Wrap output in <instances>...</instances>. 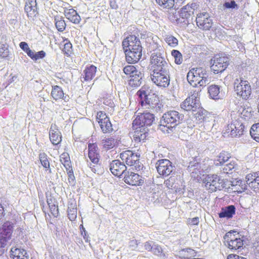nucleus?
<instances>
[{
  "mask_svg": "<svg viewBox=\"0 0 259 259\" xmlns=\"http://www.w3.org/2000/svg\"><path fill=\"white\" fill-rule=\"evenodd\" d=\"M231 154L228 152L223 151L213 161V164L215 166L223 165L231 158Z\"/></svg>",
  "mask_w": 259,
  "mask_h": 259,
  "instance_id": "bb28decb",
  "label": "nucleus"
},
{
  "mask_svg": "<svg viewBox=\"0 0 259 259\" xmlns=\"http://www.w3.org/2000/svg\"><path fill=\"white\" fill-rule=\"evenodd\" d=\"M238 238H240L239 233L234 230H231L226 233L224 236V239L226 244L233 240H237Z\"/></svg>",
  "mask_w": 259,
  "mask_h": 259,
  "instance_id": "c9c22d12",
  "label": "nucleus"
},
{
  "mask_svg": "<svg viewBox=\"0 0 259 259\" xmlns=\"http://www.w3.org/2000/svg\"><path fill=\"white\" fill-rule=\"evenodd\" d=\"M157 4L164 9H171L174 8L175 9L178 8L175 5V0H156Z\"/></svg>",
  "mask_w": 259,
  "mask_h": 259,
  "instance_id": "f704fd0d",
  "label": "nucleus"
},
{
  "mask_svg": "<svg viewBox=\"0 0 259 259\" xmlns=\"http://www.w3.org/2000/svg\"><path fill=\"white\" fill-rule=\"evenodd\" d=\"M39 159L42 166L46 170L50 168V162L49 161L48 156L45 153H40L39 154Z\"/></svg>",
  "mask_w": 259,
  "mask_h": 259,
  "instance_id": "ea45409f",
  "label": "nucleus"
},
{
  "mask_svg": "<svg viewBox=\"0 0 259 259\" xmlns=\"http://www.w3.org/2000/svg\"><path fill=\"white\" fill-rule=\"evenodd\" d=\"M181 108L185 111H192L196 119L201 122L205 118L207 111L199 108V100L195 96L187 97L180 105Z\"/></svg>",
  "mask_w": 259,
  "mask_h": 259,
  "instance_id": "20e7f679",
  "label": "nucleus"
},
{
  "mask_svg": "<svg viewBox=\"0 0 259 259\" xmlns=\"http://www.w3.org/2000/svg\"><path fill=\"white\" fill-rule=\"evenodd\" d=\"M223 166V167L222 171H223L224 173L229 174H232L233 171H235L237 164L235 161H232L229 163L226 164H224Z\"/></svg>",
  "mask_w": 259,
  "mask_h": 259,
  "instance_id": "58836bf2",
  "label": "nucleus"
},
{
  "mask_svg": "<svg viewBox=\"0 0 259 259\" xmlns=\"http://www.w3.org/2000/svg\"><path fill=\"white\" fill-rule=\"evenodd\" d=\"M20 48L28 55H30L32 51L29 47L28 45L25 41H22L19 44Z\"/></svg>",
  "mask_w": 259,
  "mask_h": 259,
  "instance_id": "864d4df0",
  "label": "nucleus"
},
{
  "mask_svg": "<svg viewBox=\"0 0 259 259\" xmlns=\"http://www.w3.org/2000/svg\"><path fill=\"white\" fill-rule=\"evenodd\" d=\"M49 207L52 215L54 217H57L59 214V209L58 205L56 204L54 205H50Z\"/></svg>",
  "mask_w": 259,
  "mask_h": 259,
  "instance_id": "bf43d9fd",
  "label": "nucleus"
},
{
  "mask_svg": "<svg viewBox=\"0 0 259 259\" xmlns=\"http://www.w3.org/2000/svg\"><path fill=\"white\" fill-rule=\"evenodd\" d=\"M227 259H247L246 257L237 254H230L228 255Z\"/></svg>",
  "mask_w": 259,
  "mask_h": 259,
  "instance_id": "774afa93",
  "label": "nucleus"
},
{
  "mask_svg": "<svg viewBox=\"0 0 259 259\" xmlns=\"http://www.w3.org/2000/svg\"><path fill=\"white\" fill-rule=\"evenodd\" d=\"M10 257L12 259H28L29 255L24 249L12 247L11 249Z\"/></svg>",
  "mask_w": 259,
  "mask_h": 259,
  "instance_id": "b1692460",
  "label": "nucleus"
},
{
  "mask_svg": "<svg viewBox=\"0 0 259 259\" xmlns=\"http://www.w3.org/2000/svg\"><path fill=\"white\" fill-rule=\"evenodd\" d=\"M136 66L132 65H128L123 67V71L126 75H130L132 72L135 71Z\"/></svg>",
  "mask_w": 259,
  "mask_h": 259,
  "instance_id": "13d9d810",
  "label": "nucleus"
},
{
  "mask_svg": "<svg viewBox=\"0 0 259 259\" xmlns=\"http://www.w3.org/2000/svg\"><path fill=\"white\" fill-rule=\"evenodd\" d=\"M100 126L104 133H109L113 131L112 125L109 118L104 119L103 121L100 122Z\"/></svg>",
  "mask_w": 259,
  "mask_h": 259,
  "instance_id": "72a5a7b5",
  "label": "nucleus"
},
{
  "mask_svg": "<svg viewBox=\"0 0 259 259\" xmlns=\"http://www.w3.org/2000/svg\"><path fill=\"white\" fill-rule=\"evenodd\" d=\"M54 22L55 26L59 32H63L65 30L66 24L62 16L59 15L54 16Z\"/></svg>",
  "mask_w": 259,
  "mask_h": 259,
  "instance_id": "473e14b6",
  "label": "nucleus"
},
{
  "mask_svg": "<svg viewBox=\"0 0 259 259\" xmlns=\"http://www.w3.org/2000/svg\"><path fill=\"white\" fill-rule=\"evenodd\" d=\"M138 36L131 34L123 39L122 42L126 62L130 64L138 62L142 56V47Z\"/></svg>",
  "mask_w": 259,
  "mask_h": 259,
  "instance_id": "f257e3e1",
  "label": "nucleus"
},
{
  "mask_svg": "<svg viewBox=\"0 0 259 259\" xmlns=\"http://www.w3.org/2000/svg\"><path fill=\"white\" fill-rule=\"evenodd\" d=\"M50 139L53 145L59 144L62 140L60 132L56 128V125H52L49 132Z\"/></svg>",
  "mask_w": 259,
  "mask_h": 259,
  "instance_id": "5701e85b",
  "label": "nucleus"
},
{
  "mask_svg": "<svg viewBox=\"0 0 259 259\" xmlns=\"http://www.w3.org/2000/svg\"><path fill=\"white\" fill-rule=\"evenodd\" d=\"M64 41L66 42L64 45V48L62 51L66 56H69L72 52V45L67 39L64 40Z\"/></svg>",
  "mask_w": 259,
  "mask_h": 259,
  "instance_id": "de8ad7c7",
  "label": "nucleus"
},
{
  "mask_svg": "<svg viewBox=\"0 0 259 259\" xmlns=\"http://www.w3.org/2000/svg\"><path fill=\"white\" fill-rule=\"evenodd\" d=\"M237 2H240L239 0H237ZM223 7L226 9H239L238 5L236 3L235 0H226V1L223 4Z\"/></svg>",
  "mask_w": 259,
  "mask_h": 259,
  "instance_id": "49530a36",
  "label": "nucleus"
},
{
  "mask_svg": "<svg viewBox=\"0 0 259 259\" xmlns=\"http://www.w3.org/2000/svg\"><path fill=\"white\" fill-rule=\"evenodd\" d=\"M221 185H222L221 186L222 188H220V190H224L225 191L227 192L229 191L230 186H234L232 182L228 181L227 180L224 179H222V182H221Z\"/></svg>",
  "mask_w": 259,
  "mask_h": 259,
  "instance_id": "09e8293b",
  "label": "nucleus"
},
{
  "mask_svg": "<svg viewBox=\"0 0 259 259\" xmlns=\"http://www.w3.org/2000/svg\"><path fill=\"white\" fill-rule=\"evenodd\" d=\"M158 173L163 177H166L175 171V167L172 162L167 159H160L156 163Z\"/></svg>",
  "mask_w": 259,
  "mask_h": 259,
  "instance_id": "4468645a",
  "label": "nucleus"
},
{
  "mask_svg": "<svg viewBox=\"0 0 259 259\" xmlns=\"http://www.w3.org/2000/svg\"><path fill=\"white\" fill-rule=\"evenodd\" d=\"M185 121L184 115L176 110H169L163 114L160 125L166 127L171 131Z\"/></svg>",
  "mask_w": 259,
  "mask_h": 259,
  "instance_id": "39448f33",
  "label": "nucleus"
},
{
  "mask_svg": "<svg viewBox=\"0 0 259 259\" xmlns=\"http://www.w3.org/2000/svg\"><path fill=\"white\" fill-rule=\"evenodd\" d=\"M47 202L49 206L50 205H54L57 203L56 199L52 197L51 195L50 196H47Z\"/></svg>",
  "mask_w": 259,
  "mask_h": 259,
  "instance_id": "69168bd1",
  "label": "nucleus"
},
{
  "mask_svg": "<svg viewBox=\"0 0 259 259\" xmlns=\"http://www.w3.org/2000/svg\"><path fill=\"white\" fill-rule=\"evenodd\" d=\"M106 118H109L105 113H103L102 111H100L98 113L97 116V119L99 123L100 124V121H103L104 119H106Z\"/></svg>",
  "mask_w": 259,
  "mask_h": 259,
  "instance_id": "680f3d73",
  "label": "nucleus"
},
{
  "mask_svg": "<svg viewBox=\"0 0 259 259\" xmlns=\"http://www.w3.org/2000/svg\"><path fill=\"white\" fill-rule=\"evenodd\" d=\"M24 11L28 17L36 16L38 14L36 0H26Z\"/></svg>",
  "mask_w": 259,
  "mask_h": 259,
  "instance_id": "412c9836",
  "label": "nucleus"
},
{
  "mask_svg": "<svg viewBox=\"0 0 259 259\" xmlns=\"http://www.w3.org/2000/svg\"><path fill=\"white\" fill-rule=\"evenodd\" d=\"M144 76V73L142 71L138 72L136 75H132V77L129 80V84L133 87H139L142 83V80Z\"/></svg>",
  "mask_w": 259,
  "mask_h": 259,
  "instance_id": "7c9ffc66",
  "label": "nucleus"
},
{
  "mask_svg": "<svg viewBox=\"0 0 259 259\" xmlns=\"http://www.w3.org/2000/svg\"><path fill=\"white\" fill-rule=\"evenodd\" d=\"M147 131L148 130H146V128H142L141 127L136 128L134 135L135 141L137 142L144 141L148 135Z\"/></svg>",
  "mask_w": 259,
  "mask_h": 259,
  "instance_id": "cd10ccee",
  "label": "nucleus"
},
{
  "mask_svg": "<svg viewBox=\"0 0 259 259\" xmlns=\"http://www.w3.org/2000/svg\"><path fill=\"white\" fill-rule=\"evenodd\" d=\"M258 176L257 173L249 174L247 175L245 177L247 184L249 186V183L253 182L256 179V177Z\"/></svg>",
  "mask_w": 259,
  "mask_h": 259,
  "instance_id": "4d7b16f0",
  "label": "nucleus"
},
{
  "mask_svg": "<svg viewBox=\"0 0 259 259\" xmlns=\"http://www.w3.org/2000/svg\"><path fill=\"white\" fill-rule=\"evenodd\" d=\"M228 248L231 250H239L243 248L244 240L242 238H238V239L233 240L227 244L225 243Z\"/></svg>",
  "mask_w": 259,
  "mask_h": 259,
  "instance_id": "2f4dec72",
  "label": "nucleus"
},
{
  "mask_svg": "<svg viewBox=\"0 0 259 259\" xmlns=\"http://www.w3.org/2000/svg\"><path fill=\"white\" fill-rule=\"evenodd\" d=\"M246 80H244L242 77H240L239 78H236L234 81V89L235 90L236 87L240 86V85L242 84V82H246Z\"/></svg>",
  "mask_w": 259,
  "mask_h": 259,
  "instance_id": "0e129e2a",
  "label": "nucleus"
},
{
  "mask_svg": "<svg viewBox=\"0 0 259 259\" xmlns=\"http://www.w3.org/2000/svg\"><path fill=\"white\" fill-rule=\"evenodd\" d=\"M249 187L254 192L259 193V176L253 182L249 183Z\"/></svg>",
  "mask_w": 259,
  "mask_h": 259,
  "instance_id": "603ef678",
  "label": "nucleus"
},
{
  "mask_svg": "<svg viewBox=\"0 0 259 259\" xmlns=\"http://www.w3.org/2000/svg\"><path fill=\"white\" fill-rule=\"evenodd\" d=\"M236 208L234 205H229L221 208L220 211L218 213L219 217L220 219H226L230 220L235 214Z\"/></svg>",
  "mask_w": 259,
  "mask_h": 259,
  "instance_id": "aec40b11",
  "label": "nucleus"
},
{
  "mask_svg": "<svg viewBox=\"0 0 259 259\" xmlns=\"http://www.w3.org/2000/svg\"><path fill=\"white\" fill-rule=\"evenodd\" d=\"M7 240L0 237V256L2 255L7 250Z\"/></svg>",
  "mask_w": 259,
  "mask_h": 259,
  "instance_id": "5fc2aeb1",
  "label": "nucleus"
},
{
  "mask_svg": "<svg viewBox=\"0 0 259 259\" xmlns=\"http://www.w3.org/2000/svg\"><path fill=\"white\" fill-rule=\"evenodd\" d=\"M9 55V51L8 46L1 44L0 45V56L3 58H7Z\"/></svg>",
  "mask_w": 259,
  "mask_h": 259,
  "instance_id": "3c124183",
  "label": "nucleus"
},
{
  "mask_svg": "<svg viewBox=\"0 0 259 259\" xmlns=\"http://www.w3.org/2000/svg\"><path fill=\"white\" fill-rule=\"evenodd\" d=\"M155 242L153 241H147L144 243L145 249L148 251H151Z\"/></svg>",
  "mask_w": 259,
  "mask_h": 259,
  "instance_id": "e2e57ef3",
  "label": "nucleus"
},
{
  "mask_svg": "<svg viewBox=\"0 0 259 259\" xmlns=\"http://www.w3.org/2000/svg\"><path fill=\"white\" fill-rule=\"evenodd\" d=\"M68 218L71 221H74L77 217V208L73 209H68Z\"/></svg>",
  "mask_w": 259,
  "mask_h": 259,
  "instance_id": "6e6d98bb",
  "label": "nucleus"
},
{
  "mask_svg": "<svg viewBox=\"0 0 259 259\" xmlns=\"http://www.w3.org/2000/svg\"><path fill=\"white\" fill-rule=\"evenodd\" d=\"M199 8V4L197 2H193L188 3L183 7L179 11V17H176L175 21L180 27L186 28L193 22V16L194 12Z\"/></svg>",
  "mask_w": 259,
  "mask_h": 259,
  "instance_id": "7ed1b4c3",
  "label": "nucleus"
},
{
  "mask_svg": "<svg viewBox=\"0 0 259 259\" xmlns=\"http://www.w3.org/2000/svg\"><path fill=\"white\" fill-rule=\"evenodd\" d=\"M102 142L103 144L104 148L107 150H109L112 148L114 146L116 143V140L113 137H110L102 140Z\"/></svg>",
  "mask_w": 259,
  "mask_h": 259,
  "instance_id": "a19ab883",
  "label": "nucleus"
},
{
  "mask_svg": "<svg viewBox=\"0 0 259 259\" xmlns=\"http://www.w3.org/2000/svg\"><path fill=\"white\" fill-rule=\"evenodd\" d=\"M65 16L70 22L74 24H78L81 20L80 16L73 9H69L68 12H65Z\"/></svg>",
  "mask_w": 259,
  "mask_h": 259,
  "instance_id": "c756f323",
  "label": "nucleus"
},
{
  "mask_svg": "<svg viewBox=\"0 0 259 259\" xmlns=\"http://www.w3.org/2000/svg\"><path fill=\"white\" fill-rule=\"evenodd\" d=\"M109 169L113 175L119 178L123 177L127 171L126 166L123 162L118 159L114 160L110 163Z\"/></svg>",
  "mask_w": 259,
  "mask_h": 259,
  "instance_id": "2eb2a0df",
  "label": "nucleus"
},
{
  "mask_svg": "<svg viewBox=\"0 0 259 259\" xmlns=\"http://www.w3.org/2000/svg\"><path fill=\"white\" fill-rule=\"evenodd\" d=\"M235 91L237 95L241 96L242 99L245 100L250 97L251 93V87L247 81L244 82V83L242 82L241 85L236 87Z\"/></svg>",
  "mask_w": 259,
  "mask_h": 259,
  "instance_id": "6ab92c4d",
  "label": "nucleus"
},
{
  "mask_svg": "<svg viewBox=\"0 0 259 259\" xmlns=\"http://www.w3.org/2000/svg\"><path fill=\"white\" fill-rule=\"evenodd\" d=\"M230 60L229 57L225 54L215 55L211 60V71L214 74L223 72L228 66Z\"/></svg>",
  "mask_w": 259,
  "mask_h": 259,
  "instance_id": "0eeeda50",
  "label": "nucleus"
},
{
  "mask_svg": "<svg viewBox=\"0 0 259 259\" xmlns=\"http://www.w3.org/2000/svg\"><path fill=\"white\" fill-rule=\"evenodd\" d=\"M170 70L152 72V73H151V80L158 87L163 88L168 87L170 83Z\"/></svg>",
  "mask_w": 259,
  "mask_h": 259,
  "instance_id": "9d476101",
  "label": "nucleus"
},
{
  "mask_svg": "<svg viewBox=\"0 0 259 259\" xmlns=\"http://www.w3.org/2000/svg\"><path fill=\"white\" fill-rule=\"evenodd\" d=\"M97 71V67L93 65H91L89 66H87L84 70L83 71V78L84 81H89L93 79L95 77Z\"/></svg>",
  "mask_w": 259,
  "mask_h": 259,
  "instance_id": "c85d7f7f",
  "label": "nucleus"
},
{
  "mask_svg": "<svg viewBox=\"0 0 259 259\" xmlns=\"http://www.w3.org/2000/svg\"><path fill=\"white\" fill-rule=\"evenodd\" d=\"M206 185L209 186L212 191H216L220 190L222 188L221 185V182H222V179L216 174H209L205 178Z\"/></svg>",
  "mask_w": 259,
  "mask_h": 259,
  "instance_id": "f3484780",
  "label": "nucleus"
},
{
  "mask_svg": "<svg viewBox=\"0 0 259 259\" xmlns=\"http://www.w3.org/2000/svg\"><path fill=\"white\" fill-rule=\"evenodd\" d=\"M13 224L10 222H7L3 226L0 237L2 239H6L7 241L11 238L13 232Z\"/></svg>",
  "mask_w": 259,
  "mask_h": 259,
  "instance_id": "a878e982",
  "label": "nucleus"
},
{
  "mask_svg": "<svg viewBox=\"0 0 259 259\" xmlns=\"http://www.w3.org/2000/svg\"><path fill=\"white\" fill-rule=\"evenodd\" d=\"M67 174L68 176V181L69 183L73 182L75 180V177L73 174V171L72 169H71L67 172Z\"/></svg>",
  "mask_w": 259,
  "mask_h": 259,
  "instance_id": "338daca9",
  "label": "nucleus"
},
{
  "mask_svg": "<svg viewBox=\"0 0 259 259\" xmlns=\"http://www.w3.org/2000/svg\"><path fill=\"white\" fill-rule=\"evenodd\" d=\"M187 79L193 87H196L197 85L205 86L209 83L210 80L206 71L202 67L191 68L187 73Z\"/></svg>",
  "mask_w": 259,
  "mask_h": 259,
  "instance_id": "423d86ee",
  "label": "nucleus"
},
{
  "mask_svg": "<svg viewBox=\"0 0 259 259\" xmlns=\"http://www.w3.org/2000/svg\"><path fill=\"white\" fill-rule=\"evenodd\" d=\"M171 56L175 59V62L178 65L182 63L183 57L182 55L180 52L177 50H173L171 52Z\"/></svg>",
  "mask_w": 259,
  "mask_h": 259,
  "instance_id": "a18cd8bd",
  "label": "nucleus"
},
{
  "mask_svg": "<svg viewBox=\"0 0 259 259\" xmlns=\"http://www.w3.org/2000/svg\"><path fill=\"white\" fill-rule=\"evenodd\" d=\"M165 42L171 47L175 48L178 45V40L171 35L166 36L164 38Z\"/></svg>",
  "mask_w": 259,
  "mask_h": 259,
  "instance_id": "c03bdc74",
  "label": "nucleus"
},
{
  "mask_svg": "<svg viewBox=\"0 0 259 259\" xmlns=\"http://www.w3.org/2000/svg\"><path fill=\"white\" fill-rule=\"evenodd\" d=\"M176 182V178L174 177H170L168 179L164 181V185L168 189H172L175 187L174 186Z\"/></svg>",
  "mask_w": 259,
  "mask_h": 259,
  "instance_id": "8fccbe9b",
  "label": "nucleus"
},
{
  "mask_svg": "<svg viewBox=\"0 0 259 259\" xmlns=\"http://www.w3.org/2000/svg\"><path fill=\"white\" fill-rule=\"evenodd\" d=\"M245 126L239 118L233 120L228 125V130L230 131L233 136H240L243 134Z\"/></svg>",
  "mask_w": 259,
  "mask_h": 259,
  "instance_id": "a211bd4d",
  "label": "nucleus"
},
{
  "mask_svg": "<svg viewBox=\"0 0 259 259\" xmlns=\"http://www.w3.org/2000/svg\"><path fill=\"white\" fill-rule=\"evenodd\" d=\"M201 165L199 159L194 157L193 158V160L189 162L187 169L192 174V177H195L196 175L198 176V174L200 173Z\"/></svg>",
  "mask_w": 259,
  "mask_h": 259,
  "instance_id": "4be33fe9",
  "label": "nucleus"
},
{
  "mask_svg": "<svg viewBox=\"0 0 259 259\" xmlns=\"http://www.w3.org/2000/svg\"><path fill=\"white\" fill-rule=\"evenodd\" d=\"M150 63L152 65V72L171 69L170 64L167 62L164 57L159 52H154L151 54Z\"/></svg>",
  "mask_w": 259,
  "mask_h": 259,
  "instance_id": "6e6552de",
  "label": "nucleus"
},
{
  "mask_svg": "<svg viewBox=\"0 0 259 259\" xmlns=\"http://www.w3.org/2000/svg\"><path fill=\"white\" fill-rule=\"evenodd\" d=\"M46 54L44 51H40L35 53L34 51H32L29 57L34 61H37L38 59H43L45 57Z\"/></svg>",
  "mask_w": 259,
  "mask_h": 259,
  "instance_id": "37998d69",
  "label": "nucleus"
},
{
  "mask_svg": "<svg viewBox=\"0 0 259 259\" xmlns=\"http://www.w3.org/2000/svg\"><path fill=\"white\" fill-rule=\"evenodd\" d=\"M137 95L139 98V103L142 106H145L154 112L162 111L163 105L155 94H147L146 91L142 88L137 92Z\"/></svg>",
  "mask_w": 259,
  "mask_h": 259,
  "instance_id": "f03ea898",
  "label": "nucleus"
},
{
  "mask_svg": "<svg viewBox=\"0 0 259 259\" xmlns=\"http://www.w3.org/2000/svg\"><path fill=\"white\" fill-rule=\"evenodd\" d=\"M139 156L140 155L131 150L124 151L120 154V158L123 163L125 162L127 165L134 166L136 169H140Z\"/></svg>",
  "mask_w": 259,
  "mask_h": 259,
  "instance_id": "ddd939ff",
  "label": "nucleus"
},
{
  "mask_svg": "<svg viewBox=\"0 0 259 259\" xmlns=\"http://www.w3.org/2000/svg\"><path fill=\"white\" fill-rule=\"evenodd\" d=\"M221 87L216 84H211L207 88V92L210 98L217 100L222 97V93L220 92Z\"/></svg>",
  "mask_w": 259,
  "mask_h": 259,
  "instance_id": "393cba45",
  "label": "nucleus"
},
{
  "mask_svg": "<svg viewBox=\"0 0 259 259\" xmlns=\"http://www.w3.org/2000/svg\"><path fill=\"white\" fill-rule=\"evenodd\" d=\"M51 96L55 100L61 99L63 97V91L62 88L58 85L53 87Z\"/></svg>",
  "mask_w": 259,
  "mask_h": 259,
  "instance_id": "e433bc0d",
  "label": "nucleus"
},
{
  "mask_svg": "<svg viewBox=\"0 0 259 259\" xmlns=\"http://www.w3.org/2000/svg\"><path fill=\"white\" fill-rule=\"evenodd\" d=\"M250 134L254 140L259 143V123H254L251 126Z\"/></svg>",
  "mask_w": 259,
  "mask_h": 259,
  "instance_id": "4c0bfd02",
  "label": "nucleus"
},
{
  "mask_svg": "<svg viewBox=\"0 0 259 259\" xmlns=\"http://www.w3.org/2000/svg\"><path fill=\"white\" fill-rule=\"evenodd\" d=\"M151 252L155 255L160 256V257H166L165 254L163 252V250L161 247L156 243H154V245H153Z\"/></svg>",
  "mask_w": 259,
  "mask_h": 259,
  "instance_id": "79ce46f5",
  "label": "nucleus"
},
{
  "mask_svg": "<svg viewBox=\"0 0 259 259\" xmlns=\"http://www.w3.org/2000/svg\"><path fill=\"white\" fill-rule=\"evenodd\" d=\"M123 177L124 182L132 186H141L144 183V179L138 174L127 171Z\"/></svg>",
  "mask_w": 259,
  "mask_h": 259,
  "instance_id": "dca6fc26",
  "label": "nucleus"
},
{
  "mask_svg": "<svg viewBox=\"0 0 259 259\" xmlns=\"http://www.w3.org/2000/svg\"><path fill=\"white\" fill-rule=\"evenodd\" d=\"M98 147L96 143H89L88 144V157L91 162L87 161L88 166L94 173H99L100 165L99 153Z\"/></svg>",
  "mask_w": 259,
  "mask_h": 259,
  "instance_id": "1a4fd4ad",
  "label": "nucleus"
},
{
  "mask_svg": "<svg viewBox=\"0 0 259 259\" xmlns=\"http://www.w3.org/2000/svg\"><path fill=\"white\" fill-rule=\"evenodd\" d=\"M155 121V116L154 114L149 112H144L138 115L133 121L134 125H138L142 128H145L152 125Z\"/></svg>",
  "mask_w": 259,
  "mask_h": 259,
  "instance_id": "9b49d317",
  "label": "nucleus"
},
{
  "mask_svg": "<svg viewBox=\"0 0 259 259\" xmlns=\"http://www.w3.org/2000/svg\"><path fill=\"white\" fill-rule=\"evenodd\" d=\"M195 21L197 26L202 30H210L212 28L213 20L208 13L203 12L197 14Z\"/></svg>",
  "mask_w": 259,
  "mask_h": 259,
  "instance_id": "f8f14e48",
  "label": "nucleus"
},
{
  "mask_svg": "<svg viewBox=\"0 0 259 259\" xmlns=\"http://www.w3.org/2000/svg\"><path fill=\"white\" fill-rule=\"evenodd\" d=\"M60 161L63 164L70 162L69 155L65 153L62 154L60 156Z\"/></svg>",
  "mask_w": 259,
  "mask_h": 259,
  "instance_id": "052dcab7",
  "label": "nucleus"
}]
</instances>
